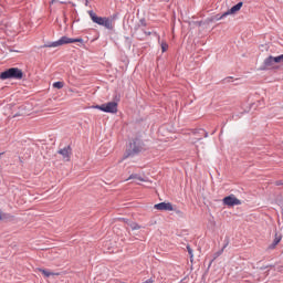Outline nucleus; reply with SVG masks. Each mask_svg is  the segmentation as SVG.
Listing matches in <instances>:
<instances>
[{"mask_svg":"<svg viewBox=\"0 0 283 283\" xmlns=\"http://www.w3.org/2000/svg\"><path fill=\"white\" fill-rule=\"evenodd\" d=\"M19 116H23V113H21V112L15 113V114L13 115V118H17V117H19Z\"/></svg>","mask_w":283,"mask_h":283,"instance_id":"31","label":"nucleus"},{"mask_svg":"<svg viewBox=\"0 0 283 283\" xmlns=\"http://www.w3.org/2000/svg\"><path fill=\"white\" fill-rule=\"evenodd\" d=\"M222 202L226 207H237L239 205H242V201L238 199L234 195H229L224 197Z\"/></svg>","mask_w":283,"mask_h":283,"instance_id":"7","label":"nucleus"},{"mask_svg":"<svg viewBox=\"0 0 283 283\" xmlns=\"http://www.w3.org/2000/svg\"><path fill=\"white\" fill-rule=\"evenodd\" d=\"M264 67H273L275 69V65H283V54L273 56H268L263 62Z\"/></svg>","mask_w":283,"mask_h":283,"instance_id":"4","label":"nucleus"},{"mask_svg":"<svg viewBox=\"0 0 283 283\" xmlns=\"http://www.w3.org/2000/svg\"><path fill=\"white\" fill-rule=\"evenodd\" d=\"M70 43H81V45H83L85 41L82 38L74 39V38H67L64 35L55 42L45 43L41 48H60L61 45H69Z\"/></svg>","mask_w":283,"mask_h":283,"instance_id":"1","label":"nucleus"},{"mask_svg":"<svg viewBox=\"0 0 283 283\" xmlns=\"http://www.w3.org/2000/svg\"><path fill=\"white\" fill-rule=\"evenodd\" d=\"M10 52H19V50H14V49H9Z\"/></svg>","mask_w":283,"mask_h":283,"instance_id":"34","label":"nucleus"},{"mask_svg":"<svg viewBox=\"0 0 283 283\" xmlns=\"http://www.w3.org/2000/svg\"><path fill=\"white\" fill-rule=\"evenodd\" d=\"M53 87L54 90H63V87H65V82H54Z\"/></svg>","mask_w":283,"mask_h":283,"instance_id":"16","label":"nucleus"},{"mask_svg":"<svg viewBox=\"0 0 283 283\" xmlns=\"http://www.w3.org/2000/svg\"><path fill=\"white\" fill-rule=\"evenodd\" d=\"M39 272L42 273L44 277H50V275H54V272H50L45 269H39Z\"/></svg>","mask_w":283,"mask_h":283,"instance_id":"17","label":"nucleus"},{"mask_svg":"<svg viewBox=\"0 0 283 283\" xmlns=\"http://www.w3.org/2000/svg\"><path fill=\"white\" fill-rule=\"evenodd\" d=\"M233 81H240L239 77L228 76L222 80L223 83H233Z\"/></svg>","mask_w":283,"mask_h":283,"instance_id":"18","label":"nucleus"},{"mask_svg":"<svg viewBox=\"0 0 283 283\" xmlns=\"http://www.w3.org/2000/svg\"><path fill=\"white\" fill-rule=\"evenodd\" d=\"M167 50H169V44H167V42H161V52H166Z\"/></svg>","mask_w":283,"mask_h":283,"instance_id":"25","label":"nucleus"},{"mask_svg":"<svg viewBox=\"0 0 283 283\" xmlns=\"http://www.w3.org/2000/svg\"><path fill=\"white\" fill-rule=\"evenodd\" d=\"M51 275H61V272H56V273L53 272V274Z\"/></svg>","mask_w":283,"mask_h":283,"instance_id":"35","label":"nucleus"},{"mask_svg":"<svg viewBox=\"0 0 283 283\" xmlns=\"http://www.w3.org/2000/svg\"><path fill=\"white\" fill-rule=\"evenodd\" d=\"M192 134L196 136V140H202V136L203 138H209V133L203 128L192 129Z\"/></svg>","mask_w":283,"mask_h":283,"instance_id":"9","label":"nucleus"},{"mask_svg":"<svg viewBox=\"0 0 283 283\" xmlns=\"http://www.w3.org/2000/svg\"><path fill=\"white\" fill-rule=\"evenodd\" d=\"M212 134H216V130H212Z\"/></svg>","mask_w":283,"mask_h":283,"instance_id":"38","label":"nucleus"},{"mask_svg":"<svg viewBox=\"0 0 283 283\" xmlns=\"http://www.w3.org/2000/svg\"><path fill=\"white\" fill-rule=\"evenodd\" d=\"M87 1H90V0H86V3H87Z\"/></svg>","mask_w":283,"mask_h":283,"instance_id":"40","label":"nucleus"},{"mask_svg":"<svg viewBox=\"0 0 283 283\" xmlns=\"http://www.w3.org/2000/svg\"><path fill=\"white\" fill-rule=\"evenodd\" d=\"M282 185H283V180H276L275 181V186L276 187H282Z\"/></svg>","mask_w":283,"mask_h":283,"instance_id":"29","label":"nucleus"},{"mask_svg":"<svg viewBox=\"0 0 283 283\" xmlns=\"http://www.w3.org/2000/svg\"><path fill=\"white\" fill-rule=\"evenodd\" d=\"M23 67H10V69H6L3 72H23Z\"/></svg>","mask_w":283,"mask_h":283,"instance_id":"19","label":"nucleus"},{"mask_svg":"<svg viewBox=\"0 0 283 283\" xmlns=\"http://www.w3.org/2000/svg\"><path fill=\"white\" fill-rule=\"evenodd\" d=\"M19 109H22V112H23V109H25V107L24 106H20Z\"/></svg>","mask_w":283,"mask_h":283,"instance_id":"36","label":"nucleus"},{"mask_svg":"<svg viewBox=\"0 0 283 283\" xmlns=\"http://www.w3.org/2000/svg\"><path fill=\"white\" fill-rule=\"evenodd\" d=\"M187 251L189 253L190 262H193V250L191 249V245H187Z\"/></svg>","mask_w":283,"mask_h":283,"instance_id":"22","label":"nucleus"},{"mask_svg":"<svg viewBox=\"0 0 283 283\" xmlns=\"http://www.w3.org/2000/svg\"><path fill=\"white\" fill-rule=\"evenodd\" d=\"M146 34H148V35H149V34H151V32H148V33H146Z\"/></svg>","mask_w":283,"mask_h":283,"instance_id":"37","label":"nucleus"},{"mask_svg":"<svg viewBox=\"0 0 283 283\" xmlns=\"http://www.w3.org/2000/svg\"><path fill=\"white\" fill-rule=\"evenodd\" d=\"M10 218H12L10 214L3 213V211L0 210V220L1 221L10 220Z\"/></svg>","mask_w":283,"mask_h":283,"instance_id":"20","label":"nucleus"},{"mask_svg":"<svg viewBox=\"0 0 283 283\" xmlns=\"http://www.w3.org/2000/svg\"><path fill=\"white\" fill-rule=\"evenodd\" d=\"M282 242V234L275 232L273 242L268 247V251H273Z\"/></svg>","mask_w":283,"mask_h":283,"instance_id":"12","label":"nucleus"},{"mask_svg":"<svg viewBox=\"0 0 283 283\" xmlns=\"http://www.w3.org/2000/svg\"><path fill=\"white\" fill-rule=\"evenodd\" d=\"M228 247H229V237L226 238V243L222 247V249L214 253L213 260H217V258H220V254L224 253V249L228 248Z\"/></svg>","mask_w":283,"mask_h":283,"instance_id":"13","label":"nucleus"},{"mask_svg":"<svg viewBox=\"0 0 283 283\" xmlns=\"http://www.w3.org/2000/svg\"><path fill=\"white\" fill-rule=\"evenodd\" d=\"M126 41H128V44L132 45V40H129V38H126Z\"/></svg>","mask_w":283,"mask_h":283,"instance_id":"32","label":"nucleus"},{"mask_svg":"<svg viewBox=\"0 0 283 283\" xmlns=\"http://www.w3.org/2000/svg\"><path fill=\"white\" fill-rule=\"evenodd\" d=\"M244 6V2H238L237 4H234L231 9H229L228 11H226L223 13V17H229V14H235L237 12H240V10H242V7Z\"/></svg>","mask_w":283,"mask_h":283,"instance_id":"11","label":"nucleus"},{"mask_svg":"<svg viewBox=\"0 0 283 283\" xmlns=\"http://www.w3.org/2000/svg\"><path fill=\"white\" fill-rule=\"evenodd\" d=\"M101 107H103V104L102 105L92 106L93 109H99V111H101Z\"/></svg>","mask_w":283,"mask_h":283,"instance_id":"30","label":"nucleus"},{"mask_svg":"<svg viewBox=\"0 0 283 283\" xmlns=\"http://www.w3.org/2000/svg\"><path fill=\"white\" fill-rule=\"evenodd\" d=\"M118 220L119 222H125V224H130L132 222L129 219H126V218H119Z\"/></svg>","mask_w":283,"mask_h":283,"instance_id":"26","label":"nucleus"},{"mask_svg":"<svg viewBox=\"0 0 283 283\" xmlns=\"http://www.w3.org/2000/svg\"><path fill=\"white\" fill-rule=\"evenodd\" d=\"M88 15L91 18V21H93V23H96L97 25H103V28H106V30H114V24H112V21L109 18L98 17L92 10L88 11Z\"/></svg>","mask_w":283,"mask_h":283,"instance_id":"3","label":"nucleus"},{"mask_svg":"<svg viewBox=\"0 0 283 283\" xmlns=\"http://www.w3.org/2000/svg\"><path fill=\"white\" fill-rule=\"evenodd\" d=\"M25 75H23V72H1L0 73V80L1 81H8L14 78L15 81H21Z\"/></svg>","mask_w":283,"mask_h":283,"instance_id":"5","label":"nucleus"},{"mask_svg":"<svg viewBox=\"0 0 283 283\" xmlns=\"http://www.w3.org/2000/svg\"><path fill=\"white\" fill-rule=\"evenodd\" d=\"M113 103H116V105H118V103H120V94L119 93H115V95L113 97Z\"/></svg>","mask_w":283,"mask_h":283,"instance_id":"23","label":"nucleus"},{"mask_svg":"<svg viewBox=\"0 0 283 283\" xmlns=\"http://www.w3.org/2000/svg\"><path fill=\"white\" fill-rule=\"evenodd\" d=\"M52 3H54V0H52Z\"/></svg>","mask_w":283,"mask_h":283,"instance_id":"39","label":"nucleus"},{"mask_svg":"<svg viewBox=\"0 0 283 283\" xmlns=\"http://www.w3.org/2000/svg\"><path fill=\"white\" fill-rule=\"evenodd\" d=\"M205 23H207V22L196 21L195 25H198V28H200V27L205 25Z\"/></svg>","mask_w":283,"mask_h":283,"instance_id":"28","label":"nucleus"},{"mask_svg":"<svg viewBox=\"0 0 283 283\" xmlns=\"http://www.w3.org/2000/svg\"><path fill=\"white\" fill-rule=\"evenodd\" d=\"M172 211H175V213L179 216V218H185V212H182L180 209L174 208Z\"/></svg>","mask_w":283,"mask_h":283,"instance_id":"24","label":"nucleus"},{"mask_svg":"<svg viewBox=\"0 0 283 283\" xmlns=\"http://www.w3.org/2000/svg\"><path fill=\"white\" fill-rule=\"evenodd\" d=\"M282 109H283V106H282Z\"/></svg>","mask_w":283,"mask_h":283,"instance_id":"41","label":"nucleus"},{"mask_svg":"<svg viewBox=\"0 0 283 283\" xmlns=\"http://www.w3.org/2000/svg\"><path fill=\"white\" fill-rule=\"evenodd\" d=\"M143 140L135 138L133 143H130L129 149H127L124 154L123 159L125 160L127 158H134V156H138V154L143 151Z\"/></svg>","mask_w":283,"mask_h":283,"instance_id":"2","label":"nucleus"},{"mask_svg":"<svg viewBox=\"0 0 283 283\" xmlns=\"http://www.w3.org/2000/svg\"><path fill=\"white\" fill-rule=\"evenodd\" d=\"M227 15H224V13L223 14H217V15H214V17H212V18H208L207 20H206V22L207 23H211V22H213V21H220L221 19H224Z\"/></svg>","mask_w":283,"mask_h":283,"instance_id":"14","label":"nucleus"},{"mask_svg":"<svg viewBox=\"0 0 283 283\" xmlns=\"http://www.w3.org/2000/svg\"><path fill=\"white\" fill-rule=\"evenodd\" d=\"M139 25H143L144 28L147 27V22L145 21V19L139 20Z\"/></svg>","mask_w":283,"mask_h":283,"instance_id":"27","label":"nucleus"},{"mask_svg":"<svg viewBox=\"0 0 283 283\" xmlns=\"http://www.w3.org/2000/svg\"><path fill=\"white\" fill-rule=\"evenodd\" d=\"M21 165H23V157H19Z\"/></svg>","mask_w":283,"mask_h":283,"instance_id":"33","label":"nucleus"},{"mask_svg":"<svg viewBox=\"0 0 283 283\" xmlns=\"http://www.w3.org/2000/svg\"><path fill=\"white\" fill-rule=\"evenodd\" d=\"M101 112H105L106 114H116L118 112V104H116V102L102 104Z\"/></svg>","mask_w":283,"mask_h":283,"instance_id":"6","label":"nucleus"},{"mask_svg":"<svg viewBox=\"0 0 283 283\" xmlns=\"http://www.w3.org/2000/svg\"><path fill=\"white\" fill-rule=\"evenodd\" d=\"M126 180H139L140 182H145V178L140 177L138 174L130 175Z\"/></svg>","mask_w":283,"mask_h":283,"instance_id":"15","label":"nucleus"},{"mask_svg":"<svg viewBox=\"0 0 283 283\" xmlns=\"http://www.w3.org/2000/svg\"><path fill=\"white\" fill-rule=\"evenodd\" d=\"M158 211H174V205L171 202H160L154 207Z\"/></svg>","mask_w":283,"mask_h":283,"instance_id":"10","label":"nucleus"},{"mask_svg":"<svg viewBox=\"0 0 283 283\" xmlns=\"http://www.w3.org/2000/svg\"><path fill=\"white\" fill-rule=\"evenodd\" d=\"M57 154H60L61 156H63V159L66 163H70V158H72V146H66L63 149L57 150Z\"/></svg>","mask_w":283,"mask_h":283,"instance_id":"8","label":"nucleus"},{"mask_svg":"<svg viewBox=\"0 0 283 283\" xmlns=\"http://www.w3.org/2000/svg\"><path fill=\"white\" fill-rule=\"evenodd\" d=\"M128 227H130V229H133V231L140 229V226L133 221H130V223H128Z\"/></svg>","mask_w":283,"mask_h":283,"instance_id":"21","label":"nucleus"}]
</instances>
